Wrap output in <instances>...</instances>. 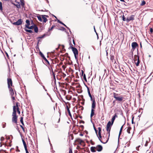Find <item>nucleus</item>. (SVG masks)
Here are the masks:
<instances>
[{"label": "nucleus", "instance_id": "a878e982", "mask_svg": "<svg viewBox=\"0 0 153 153\" xmlns=\"http://www.w3.org/2000/svg\"><path fill=\"white\" fill-rule=\"evenodd\" d=\"M110 60L112 62H113L114 61V55H110Z\"/></svg>", "mask_w": 153, "mask_h": 153}, {"label": "nucleus", "instance_id": "680f3d73", "mask_svg": "<svg viewBox=\"0 0 153 153\" xmlns=\"http://www.w3.org/2000/svg\"><path fill=\"white\" fill-rule=\"evenodd\" d=\"M98 135H99L98 137H102L101 135V132H98Z\"/></svg>", "mask_w": 153, "mask_h": 153}, {"label": "nucleus", "instance_id": "ddd939ff", "mask_svg": "<svg viewBox=\"0 0 153 153\" xmlns=\"http://www.w3.org/2000/svg\"><path fill=\"white\" fill-rule=\"evenodd\" d=\"M81 72H82V76H83V79H84V80L86 82H87V79L86 78L85 74L84 73V71L82 70H81Z\"/></svg>", "mask_w": 153, "mask_h": 153}, {"label": "nucleus", "instance_id": "3c124183", "mask_svg": "<svg viewBox=\"0 0 153 153\" xmlns=\"http://www.w3.org/2000/svg\"><path fill=\"white\" fill-rule=\"evenodd\" d=\"M44 112L45 111L44 110L41 111L40 114H41L42 115L44 113Z\"/></svg>", "mask_w": 153, "mask_h": 153}, {"label": "nucleus", "instance_id": "b1692460", "mask_svg": "<svg viewBox=\"0 0 153 153\" xmlns=\"http://www.w3.org/2000/svg\"><path fill=\"white\" fill-rule=\"evenodd\" d=\"M33 28L34 31L36 33H37L38 31V27L36 25H34V27Z\"/></svg>", "mask_w": 153, "mask_h": 153}, {"label": "nucleus", "instance_id": "f704fd0d", "mask_svg": "<svg viewBox=\"0 0 153 153\" xmlns=\"http://www.w3.org/2000/svg\"><path fill=\"white\" fill-rule=\"evenodd\" d=\"M0 10L1 12L2 10V6L1 2L0 1Z\"/></svg>", "mask_w": 153, "mask_h": 153}, {"label": "nucleus", "instance_id": "e433bc0d", "mask_svg": "<svg viewBox=\"0 0 153 153\" xmlns=\"http://www.w3.org/2000/svg\"><path fill=\"white\" fill-rule=\"evenodd\" d=\"M43 59L46 61V62H47V63L49 65H50V63L49 62L45 57V58Z\"/></svg>", "mask_w": 153, "mask_h": 153}, {"label": "nucleus", "instance_id": "5fc2aeb1", "mask_svg": "<svg viewBox=\"0 0 153 153\" xmlns=\"http://www.w3.org/2000/svg\"><path fill=\"white\" fill-rule=\"evenodd\" d=\"M50 66H51L50 65H49V66H48V68L49 69V70L50 71V72H51V71H52V69H51V68Z\"/></svg>", "mask_w": 153, "mask_h": 153}, {"label": "nucleus", "instance_id": "09e8293b", "mask_svg": "<svg viewBox=\"0 0 153 153\" xmlns=\"http://www.w3.org/2000/svg\"><path fill=\"white\" fill-rule=\"evenodd\" d=\"M111 129H109L108 131H107L108 132V137L109 138V137L110 136V131Z\"/></svg>", "mask_w": 153, "mask_h": 153}, {"label": "nucleus", "instance_id": "0eeeda50", "mask_svg": "<svg viewBox=\"0 0 153 153\" xmlns=\"http://www.w3.org/2000/svg\"><path fill=\"white\" fill-rule=\"evenodd\" d=\"M134 15H131V16L128 17L126 18V22H128L131 20H132L134 19Z\"/></svg>", "mask_w": 153, "mask_h": 153}, {"label": "nucleus", "instance_id": "72a5a7b5", "mask_svg": "<svg viewBox=\"0 0 153 153\" xmlns=\"http://www.w3.org/2000/svg\"><path fill=\"white\" fill-rule=\"evenodd\" d=\"M94 129L95 132V133L96 134V135H97V136H98V134H97V132H98V131L96 129L95 127L94 126Z\"/></svg>", "mask_w": 153, "mask_h": 153}, {"label": "nucleus", "instance_id": "7c9ffc66", "mask_svg": "<svg viewBox=\"0 0 153 153\" xmlns=\"http://www.w3.org/2000/svg\"><path fill=\"white\" fill-rule=\"evenodd\" d=\"M146 2L144 1L143 0L142 1V2L140 4V5L141 6H143L144 5L146 4Z\"/></svg>", "mask_w": 153, "mask_h": 153}, {"label": "nucleus", "instance_id": "49530a36", "mask_svg": "<svg viewBox=\"0 0 153 153\" xmlns=\"http://www.w3.org/2000/svg\"><path fill=\"white\" fill-rule=\"evenodd\" d=\"M79 108L81 111H82L83 109V107L82 106H79Z\"/></svg>", "mask_w": 153, "mask_h": 153}, {"label": "nucleus", "instance_id": "0e129e2a", "mask_svg": "<svg viewBox=\"0 0 153 153\" xmlns=\"http://www.w3.org/2000/svg\"><path fill=\"white\" fill-rule=\"evenodd\" d=\"M69 153H72V150L71 149H70L69 150Z\"/></svg>", "mask_w": 153, "mask_h": 153}, {"label": "nucleus", "instance_id": "39448f33", "mask_svg": "<svg viewBox=\"0 0 153 153\" xmlns=\"http://www.w3.org/2000/svg\"><path fill=\"white\" fill-rule=\"evenodd\" d=\"M23 21L22 19H19L16 22H13V24L15 25H19L22 24Z\"/></svg>", "mask_w": 153, "mask_h": 153}, {"label": "nucleus", "instance_id": "c756f323", "mask_svg": "<svg viewBox=\"0 0 153 153\" xmlns=\"http://www.w3.org/2000/svg\"><path fill=\"white\" fill-rule=\"evenodd\" d=\"M13 4L15 6H16L18 8H21L20 4L19 3L17 4Z\"/></svg>", "mask_w": 153, "mask_h": 153}, {"label": "nucleus", "instance_id": "f8f14e48", "mask_svg": "<svg viewBox=\"0 0 153 153\" xmlns=\"http://www.w3.org/2000/svg\"><path fill=\"white\" fill-rule=\"evenodd\" d=\"M42 19H43V22L45 23L46 21H47V18L45 17V16H46L47 17H48V16L45 15H42Z\"/></svg>", "mask_w": 153, "mask_h": 153}, {"label": "nucleus", "instance_id": "f3484780", "mask_svg": "<svg viewBox=\"0 0 153 153\" xmlns=\"http://www.w3.org/2000/svg\"><path fill=\"white\" fill-rule=\"evenodd\" d=\"M96 147H95L92 146L90 150L92 152H95L96 151Z\"/></svg>", "mask_w": 153, "mask_h": 153}, {"label": "nucleus", "instance_id": "4c0bfd02", "mask_svg": "<svg viewBox=\"0 0 153 153\" xmlns=\"http://www.w3.org/2000/svg\"><path fill=\"white\" fill-rule=\"evenodd\" d=\"M41 39H40L38 40L37 45H39V44H41L42 41L41 40Z\"/></svg>", "mask_w": 153, "mask_h": 153}, {"label": "nucleus", "instance_id": "13d9d810", "mask_svg": "<svg viewBox=\"0 0 153 153\" xmlns=\"http://www.w3.org/2000/svg\"><path fill=\"white\" fill-rule=\"evenodd\" d=\"M56 20L57 21V22H58V23H59L60 24V23H62V22L60 21L59 20V19H56Z\"/></svg>", "mask_w": 153, "mask_h": 153}, {"label": "nucleus", "instance_id": "052dcab7", "mask_svg": "<svg viewBox=\"0 0 153 153\" xmlns=\"http://www.w3.org/2000/svg\"><path fill=\"white\" fill-rule=\"evenodd\" d=\"M150 32L151 33H152L153 32V29L152 28L150 29Z\"/></svg>", "mask_w": 153, "mask_h": 153}, {"label": "nucleus", "instance_id": "a211bd4d", "mask_svg": "<svg viewBox=\"0 0 153 153\" xmlns=\"http://www.w3.org/2000/svg\"><path fill=\"white\" fill-rule=\"evenodd\" d=\"M137 60H134V62H135V63L136 64V66H138L139 65V64H140V60L139 59V56H138V58H137V62H136V61Z\"/></svg>", "mask_w": 153, "mask_h": 153}, {"label": "nucleus", "instance_id": "20e7f679", "mask_svg": "<svg viewBox=\"0 0 153 153\" xmlns=\"http://www.w3.org/2000/svg\"><path fill=\"white\" fill-rule=\"evenodd\" d=\"M113 124L110 121L108 122L106 125V131H108L109 129H111Z\"/></svg>", "mask_w": 153, "mask_h": 153}, {"label": "nucleus", "instance_id": "9b49d317", "mask_svg": "<svg viewBox=\"0 0 153 153\" xmlns=\"http://www.w3.org/2000/svg\"><path fill=\"white\" fill-rule=\"evenodd\" d=\"M117 117V115L116 113H115V114L114 115V116H113L112 118L111 119V123H114V121L116 118V117Z\"/></svg>", "mask_w": 153, "mask_h": 153}, {"label": "nucleus", "instance_id": "6e6552de", "mask_svg": "<svg viewBox=\"0 0 153 153\" xmlns=\"http://www.w3.org/2000/svg\"><path fill=\"white\" fill-rule=\"evenodd\" d=\"M8 88H10V85H12V82L11 78H8L7 79Z\"/></svg>", "mask_w": 153, "mask_h": 153}, {"label": "nucleus", "instance_id": "9d476101", "mask_svg": "<svg viewBox=\"0 0 153 153\" xmlns=\"http://www.w3.org/2000/svg\"><path fill=\"white\" fill-rule=\"evenodd\" d=\"M96 148L97 149V150L98 152H100L102 149V146L101 145H98L97 146H96Z\"/></svg>", "mask_w": 153, "mask_h": 153}, {"label": "nucleus", "instance_id": "4d7b16f0", "mask_svg": "<svg viewBox=\"0 0 153 153\" xmlns=\"http://www.w3.org/2000/svg\"><path fill=\"white\" fill-rule=\"evenodd\" d=\"M148 142L147 141H146V143L145 144V146H147L148 145Z\"/></svg>", "mask_w": 153, "mask_h": 153}, {"label": "nucleus", "instance_id": "4468645a", "mask_svg": "<svg viewBox=\"0 0 153 153\" xmlns=\"http://www.w3.org/2000/svg\"><path fill=\"white\" fill-rule=\"evenodd\" d=\"M96 102L94 100L93 101L92 104L91 109H94L96 107Z\"/></svg>", "mask_w": 153, "mask_h": 153}, {"label": "nucleus", "instance_id": "c03bdc74", "mask_svg": "<svg viewBox=\"0 0 153 153\" xmlns=\"http://www.w3.org/2000/svg\"><path fill=\"white\" fill-rule=\"evenodd\" d=\"M137 55H134V61L135 60H137Z\"/></svg>", "mask_w": 153, "mask_h": 153}, {"label": "nucleus", "instance_id": "2f4dec72", "mask_svg": "<svg viewBox=\"0 0 153 153\" xmlns=\"http://www.w3.org/2000/svg\"><path fill=\"white\" fill-rule=\"evenodd\" d=\"M34 25H32L29 26L28 27H27V28L30 29H32L34 28Z\"/></svg>", "mask_w": 153, "mask_h": 153}, {"label": "nucleus", "instance_id": "6e6d98bb", "mask_svg": "<svg viewBox=\"0 0 153 153\" xmlns=\"http://www.w3.org/2000/svg\"><path fill=\"white\" fill-rule=\"evenodd\" d=\"M134 118V117H133L132 118V120H131V123H132V124L134 123V121H133Z\"/></svg>", "mask_w": 153, "mask_h": 153}, {"label": "nucleus", "instance_id": "aec40b11", "mask_svg": "<svg viewBox=\"0 0 153 153\" xmlns=\"http://www.w3.org/2000/svg\"><path fill=\"white\" fill-rule=\"evenodd\" d=\"M26 24L25 25V27H28L30 25V21L29 20H26Z\"/></svg>", "mask_w": 153, "mask_h": 153}, {"label": "nucleus", "instance_id": "8fccbe9b", "mask_svg": "<svg viewBox=\"0 0 153 153\" xmlns=\"http://www.w3.org/2000/svg\"><path fill=\"white\" fill-rule=\"evenodd\" d=\"M140 147V146L139 145V146H138L137 147H136V149L137 151H139V148Z\"/></svg>", "mask_w": 153, "mask_h": 153}, {"label": "nucleus", "instance_id": "ea45409f", "mask_svg": "<svg viewBox=\"0 0 153 153\" xmlns=\"http://www.w3.org/2000/svg\"><path fill=\"white\" fill-rule=\"evenodd\" d=\"M25 30L26 32H28L30 33H32L33 32L31 30H29L27 29V30Z\"/></svg>", "mask_w": 153, "mask_h": 153}, {"label": "nucleus", "instance_id": "393cba45", "mask_svg": "<svg viewBox=\"0 0 153 153\" xmlns=\"http://www.w3.org/2000/svg\"><path fill=\"white\" fill-rule=\"evenodd\" d=\"M39 55H40L41 57L44 59L45 58V57L44 55L43 54V53L40 51L39 52Z\"/></svg>", "mask_w": 153, "mask_h": 153}, {"label": "nucleus", "instance_id": "c9c22d12", "mask_svg": "<svg viewBox=\"0 0 153 153\" xmlns=\"http://www.w3.org/2000/svg\"><path fill=\"white\" fill-rule=\"evenodd\" d=\"M131 129V127H128L127 128V132L128 134H130V130Z\"/></svg>", "mask_w": 153, "mask_h": 153}, {"label": "nucleus", "instance_id": "dca6fc26", "mask_svg": "<svg viewBox=\"0 0 153 153\" xmlns=\"http://www.w3.org/2000/svg\"><path fill=\"white\" fill-rule=\"evenodd\" d=\"M66 109H67V110L68 111V114H69V115L71 117H72V115H71V114L69 108H68V105H66Z\"/></svg>", "mask_w": 153, "mask_h": 153}, {"label": "nucleus", "instance_id": "423d86ee", "mask_svg": "<svg viewBox=\"0 0 153 153\" xmlns=\"http://www.w3.org/2000/svg\"><path fill=\"white\" fill-rule=\"evenodd\" d=\"M22 142L24 145V148L26 151V153H29V152L28 151L27 148V145L26 143L24 140L23 139V138H22Z\"/></svg>", "mask_w": 153, "mask_h": 153}, {"label": "nucleus", "instance_id": "603ef678", "mask_svg": "<svg viewBox=\"0 0 153 153\" xmlns=\"http://www.w3.org/2000/svg\"><path fill=\"white\" fill-rule=\"evenodd\" d=\"M98 132H101V128L99 127L98 128Z\"/></svg>", "mask_w": 153, "mask_h": 153}, {"label": "nucleus", "instance_id": "37998d69", "mask_svg": "<svg viewBox=\"0 0 153 153\" xmlns=\"http://www.w3.org/2000/svg\"><path fill=\"white\" fill-rule=\"evenodd\" d=\"M90 98H91V101L92 102H93V101H94H94H95V98H94H94H92V97H90Z\"/></svg>", "mask_w": 153, "mask_h": 153}, {"label": "nucleus", "instance_id": "4be33fe9", "mask_svg": "<svg viewBox=\"0 0 153 153\" xmlns=\"http://www.w3.org/2000/svg\"><path fill=\"white\" fill-rule=\"evenodd\" d=\"M86 87L87 89L88 92V94L89 96V97H92V96L91 95V94L89 88L87 86H86Z\"/></svg>", "mask_w": 153, "mask_h": 153}, {"label": "nucleus", "instance_id": "c85d7f7f", "mask_svg": "<svg viewBox=\"0 0 153 153\" xmlns=\"http://www.w3.org/2000/svg\"><path fill=\"white\" fill-rule=\"evenodd\" d=\"M23 117H21L20 118V121L22 124L24 125V123L23 121Z\"/></svg>", "mask_w": 153, "mask_h": 153}, {"label": "nucleus", "instance_id": "774afa93", "mask_svg": "<svg viewBox=\"0 0 153 153\" xmlns=\"http://www.w3.org/2000/svg\"><path fill=\"white\" fill-rule=\"evenodd\" d=\"M80 127H81L82 129L84 128V126L83 125H80Z\"/></svg>", "mask_w": 153, "mask_h": 153}, {"label": "nucleus", "instance_id": "473e14b6", "mask_svg": "<svg viewBox=\"0 0 153 153\" xmlns=\"http://www.w3.org/2000/svg\"><path fill=\"white\" fill-rule=\"evenodd\" d=\"M20 1L21 2V5L23 7L25 5L24 0Z\"/></svg>", "mask_w": 153, "mask_h": 153}, {"label": "nucleus", "instance_id": "79ce46f5", "mask_svg": "<svg viewBox=\"0 0 153 153\" xmlns=\"http://www.w3.org/2000/svg\"><path fill=\"white\" fill-rule=\"evenodd\" d=\"M9 89L10 91V92L13 93V90L12 89V88H11L10 87V88H8Z\"/></svg>", "mask_w": 153, "mask_h": 153}, {"label": "nucleus", "instance_id": "a18cd8bd", "mask_svg": "<svg viewBox=\"0 0 153 153\" xmlns=\"http://www.w3.org/2000/svg\"><path fill=\"white\" fill-rule=\"evenodd\" d=\"M60 24H62V25H64V26H65L67 28H68V29L70 30L69 28L65 24H64L63 23H62H62H60Z\"/></svg>", "mask_w": 153, "mask_h": 153}, {"label": "nucleus", "instance_id": "a19ab883", "mask_svg": "<svg viewBox=\"0 0 153 153\" xmlns=\"http://www.w3.org/2000/svg\"><path fill=\"white\" fill-rule=\"evenodd\" d=\"M122 18H123V21H126V19L125 17V16L124 15H123V16Z\"/></svg>", "mask_w": 153, "mask_h": 153}, {"label": "nucleus", "instance_id": "7ed1b4c3", "mask_svg": "<svg viewBox=\"0 0 153 153\" xmlns=\"http://www.w3.org/2000/svg\"><path fill=\"white\" fill-rule=\"evenodd\" d=\"M71 49H72V51H73V53H74L75 59H76V60H77V55L78 53V50L75 47H72L71 46Z\"/></svg>", "mask_w": 153, "mask_h": 153}, {"label": "nucleus", "instance_id": "6ab92c4d", "mask_svg": "<svg viewBox=\"0 0 153 153\" xmlns=\"http://www.w3.org/2000/svg\"><path fill=\"white\" fill-rule=\"evenodd\" d=\"M75 142H78L80 144L83 142V141L79 138H78L75 140Z\"/></svg>", "mask_w": 153, "mask_h": 153}, {"label": "nucleus", "instance_id": "bb28decb", "mask_svg": "<svg viewBox=\"0 0 153 153\" xmlns=\"http://www.w3.org/2000/svg\"><path fill=\"white\" fill-rule=\"evenodd\" d=\"M7 43V42H8L9 43L10 42V41L12 42H13V41L12 40V39H6V40Z\"/></svg>", "mask_w": 153, "mask_h": 153}, {"label": "nucleus", "instance_id": "bf43d9fd", "mask_svg": "<svg viewBox=\"0 0 153 153\" xmlns=\"http://www.w3.org/2000/svg\"><path fill=\"white\" fill-rule=\"evenodd\" d=\"M125 123H124L122 126L120 128V131H122V129H123V126L125 124Z\"/></svg>", "mask_w": 153, "mask_h": 153}, {"label": "nucleus", "instance_id": "2eb2a0df", "mask_svg": "<svg viewBox=\"0 0 153 153\" xmlns=\"http://www.w3.org/2000/svg\"><path fill=\"white\" fill-rule=\"evenodd\" d=\"M97 137H98L99 140L100 141V142L103 144L106 143L108 142V139H109V138H108V139L105 142H104L101 140V139L102 138V137H98V136Z\"/></svg>", "mask_w": 153, "mask_h": 153}, {"label": "nucleus", "instance_id": "5701e85b", "mask_svg": "<svg viewBox=\"0 0 153 153\" xmlns=\"http://www.w3.org/2000/svg\"><path fill=\"white\" fill-rule=\"evenodd\" d=\"M94 109H91V115H90V117H91V118H92L93 116L94 115Z\"/></svg>", "mask_w": 153, "mask_h": 153}, {"label": "nucleus", "instance_id": "338daca9", "mask_svg": "<svg viewBox=\"0 0 153 153\" xmlns=\"http://www.w3.org/2000/svg\"><path fill=\"white\" fill-rule=\"evenodd\" d=\"M54 27H55V26H54V25H53V26L51 27V29H50V30H51L53 29V28Z\"/></svg>", "mask_w": 153, "mask_h": 153}, {"label": "nucleus", "instance_id": "864d4df0", "mask_svg": "<svg viewBox=\"0 0 153 153\" xmlns=\"http://www.w3.org/2000/svg\"><path fill=\"white\" fill-rule=\"evenodd\" d=\"M4 139V138L3 137H1V138L0 140L1 141H3Z\"/></svg>", "mask_w": 153, "mask_h": 153}, {"label": "nucleus", "instance_id": "69168bd1", "mask_svg": "<svg viewBox=\"0 0 153 153\" xmlns=\"http://www.w3.org/2000/svg\"><path fill=\"white\" fill-rule=\"evenodd\" d=\"M76 149H81V148H80V147L79 146H77V147H76Z\"/></svg>", "mask_w": 153, "mask_h": 153}, {"label": "nucleus", "instance_id": "1a4fd4ad", "mask_svg": "<svg viewBox=\"0 0 153 153\" xmlns=\"http://www.w3.org/2000/svg\"><path fill=\"white\" fill-rule=\"evenodd\" d=\"M131 46L132 48L133 49H134L137 46H138V44L135 42H133L132 43Z\"/></svg>", "mask_w": 153, "mask_h": 153}, {"label": "nucleus", "instance_id": "58836bf2", "mask_svg": "<svg viewBox=\"0 0 153 153\" xmlns=\"http://www.w3.org/2000/svg\"><path fill=\"white\" fill-rule=\"evenodd\" d=\"M37 18L39 20V21L40 22H42V18L40 16H37Z\"/></svg>", "mask_w": 153, "mask_h": 153}, {"label": "nucleus", "instance_id": "de8ad7c7", "mask_svg": "<svg viewBox=\"0 0 153 153\" xmlns=\"http://www.w3.org/2000/svg\"><path fill=\"white\" fill-rule=\"evenodd\" d=\"M20 127L23 130V131L24 132L25 131V129H24V128L23 127V126L21 125H20Z\"/></svg>", "mask_w": 153, "mask_h": 153}, {"label": "nucleus", "instance_id": "cd10ccee", "mask_svg": "<svg viewBox=\"0 0 153 153\" xmlns=\"http://www.w3.org/2000/svg\"><path fill=\"white\" fill-rule=\"evenodd\" d=\"M50 66L51 67V69H52V75H53V78H54V79H55L56 78H55V74L53 72V68H52V67H51V66Z\"/></svg>", "mask_w": 153, "mask_h": 153}, {"label": "nucleus", "instance_id": "412c9836", "mask_svg": "<svg viewBox=\"0 0 153 153\" xmlns=\"http://www.w3.org/2000/svg\"><path fill=\"white\" fill-rule=\"evenodd\" d=\"M15 107H17L16 108V110L18 112V113L19 114H20V111L19 110V108L18 107V105L17 103H16V106H15Z\"/></svg>", "mask_w": 153, "mask_h": 153}, {"label": "nucleus", "instance_id": "f257e3e1", "mask_svg": "<svg viewBox=\"0 0 153 153\" xmlns=\"http://www.w3.org/2000/svg\"><path fill=\"white\" fill-rule=\"evenodd\" d=\"M13 107V111L12 115L13 117L12 119V121L13 123H15L17 125L18 117L16 115V108L15 105H14Z\"/></svg>", "mask_w": 153, "mask_h": 153}, {"label": "nucleus", "instance_id": "f03ea898", "mask_svg": "<svg viewBox=\"0 0 153 153\" xmlns=\"http://www.w3.org/2000/svg\"><path fill=\"white\" fill-rule=\"evenodd\" d=\"M113 97L116 100L118 101L119 103H122L124 98L122 96H119V94L114 93L113 94Z\"/></svg>", "mask_w": 153, "mask_h": 153}, {"label": "nucleus", "instance_id": "e2e57ef3", "mask_svg": "<svg viewBox=\"0 0 153 153\" xmlns=\"http://www.w3.org/2000/svg\"><path fill=\"white\" fill-rule=\"evenodd\" d=\"M36 49L37 50V49H38L39 50V46H38V45H37V46H36Z\"/></svg>", "mask_w": 153, "mask_h": 153}]
</instances>
